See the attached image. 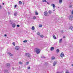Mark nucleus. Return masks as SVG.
I'll return each mask as SVG.
<instances>
[{"mask_svg": "<svg viewBox=\"0 0 73 73\" xmlns=\"http://www.w3.org/2000/svg\"><path fill=\"white\" fill-rule=\"evenodd\" d=\"M0 8H2V7H1V6L0 5Z\"/></svg>", "mask_w": 73, "mask_h": 73, "instance_id": "nucleus-39", "label": "nucleus"}, {"mask_svg": "<svg viewBox=\"0 0 73 73\" xmlns=\"http://www.w3.org/2000/svg\"><path fill=\"white\" fill-rule=\"evenodd\" d=\"M12 69H14V68H12Z\"/></svg>", "mask_w": 73, "mask_h": 73, "instance_id": "nucleus-46", "label": "nucleus"}, {"mask_svg": "<svg viewBox=\"0 0 73 73\" xmlns=\"http://www.w3.org/2000/svg\"><path fill=\"white\" fill-rule=\"evenodd\" d=\"M65 38V36H63V38Z\"/></svg>", "mask_w": 73, "mask_h": 73, "instance_id": "nucleus-40", "label": "nucleus"}, {"mask_svg": "<svg viewBox=\"0 0 73 73\" xmlns=\"http://www.w3.org/2000/svg\"><path fill=\"white\" fill-rule=\"evenodd\" d=\"M28 64H29V62H27V64H26V65H28Z\"/></svg>", "mask_w": 73, "mask_h": 73, "instance_id": "nucleus-32", "label": "nucleus"}, {"mask_svg": "<svg viewBox=\"0 0 73 73\" xmlns=\"http://www.w3.org/2000/svg\"><path fill=\"white\" fill-rule=\"evenodd\" d=\"M4 36H5H5H7V35L5 34V35Z\"/></svg>", "mask_w": 73, "mask_h": 73, "instance_id": "nucleus-41", "label": "nucleus"}, {"mask_svg": "<svg viewBox=\"0 0 73 73\" xmlns=\"http://www.w3.org/2000/svg\"><path fill=\"white\" fill-rule=\"evenodd\" d=\"M19 4H22V2L21 1H19Z\"/></svg>", "mask_w": 73, "mask_h": 73, "instance_id": "nucleus-31", "label": "nucleus"}, {"mask_svg": "<svg viewBox=\"0 0 73 73\" xmlns=\"http://www.w3.org/2000/svg\"><path fill=\"white\" fill-rule=\"evenodd\" d=\"M72 15H73V10H72Z\"/></svg>", "mask_w": 73, "mask_h": 73, "instance_id": "nucleus-37", "label": "nucleus"}, {"mask_svg": "<svg viewBox=\"0 0 73 73\" xmlns=\"http://www.w3.org/2000/svg\"><path fill=\"white\" fill-rule=\"evenodd\" d=\"M51 5H52V6L53 7V9H54V8H55V5H54V4H52Z\"/></svg>", "mask_w": 73, "mask_h": 73, "instance_id": "nucleus-8", "label": "nucleus"}, {"mask_svg": "<svg viewBox=\"0 0 73 73\" xmlns=\"http://www.w3.org/2000/svg\"><path fill=\"white\" fill-rule=\"evenodd\" d=\"M19 64L21 65H22V64H23V62H19Z\"/></svg>", "mask_w": 73, "mask_h": 73, "instance_id": "nucleus-25", "label": "nucleus"}, {"mask_svg": "<svg viewBox=\"0 0 73 73\" xmlns=\"http://www.w3.org/2000/svg\"><path fill=\"white\" fill-rule=\"evenodd\" d=\"M59 49H57L56 50V52H57V53H58L59 52Z\"/></svg>", "mask_w": 73, "mask_h": 73, "instance_id": "nucleus-24", "label": "nucleus"}, {"mask_svg": "<svg viewBox=\"0 0 73 73\" xmlns=\"http://www.w3.org/2000/svg\"><path fill=\"white\" fill-rule=\"evenodd\" d=\"M35 14L36 15H38V13H37V12H35Z\"/></svg>", "mask_w": 73, "mask_h": 73, "instance_id": "nucleus-33", "label": "nucleus"}, {"mask_svg": "<svg viewBox=\"0 0 73 73\" xmlns=\"http://www.w3.org/2000/svg\"><path fill=\"white\" fill-rule=\"evenodd\" d=\"M46 3H47L48 4H49V3H48V1H47V2H46Z\"/></svg>", "mask_w": 73, "mask_h": 73, "instance_id": "nucleus-43", "label": "nucleus"}, {"mask_svg": "<svg viewBox=\"0 0 73 73\" xmlns=\"http://www.w3.org/2000/svg\"><path fill=\"white\" fill-rule=\"evenodd\" d=\"M59 2L60 4H61L62 3V0H59Z\"/></svg>", "mask_w": 73, "mask_h": 73, "instance_id": "nucleus-17", "label": "nucleus"}, {"mask_svg": "<svg viewBox=\"0 0 73 73\" xmlns=\"http://www.w3.org/2000/svg\"><path fill=\"white\" fill-rule=\"evenodd\" d=\"M8 13H9V12H8Z\"/></svg>", "mask_w": 73, "mask_h": 73, "instance_id": "nucleus-49", "label": "nucleus"}, {"mask_svg": "<svg viewBox=\"0 0 73 73\" xmlns=\"http://www.w3.org/2000/svg\"><path fill=\"white\" fill-rule=\"evenodd\" d=\"M17 27H20V25H17Z\"/></svg>", "mask_w": 73, "mask_h": 73, "instance_id": "nucleus-34", "label": "nucleus"}, {"mask_svg": "<svg viewBox=\"0 0 73 73\" xmlns=\"http://www.w3.org/2000/svg\"><path fill=\"white\" fill-rule=\"evenodd\" d=\"M28 41V40H25L23 41L24 42H27Z\"/></svg>", "mask_w": 73, "mask_h": 73, "instance_id": "nucleus-29", "label": "nucleus"}, {"mask_svg": "<svg viewBox=\"0 0 73 73\" xmlns=\"http://www.w3.org/2000/svg\"><path fill=\"white\" fill-rule=\"evenodd\" d=\"M64 56V54L63 52H62L60 54V56L61 57H63Z\"/></svg>", "mask_w": 73, "mask_h": 73, "instance_id": "nucleus-5", "label": "nucleus"}, {"mask_svg": "<svg viewBox=\"0 0 73 73\" xmlns=\"http://www.w3.org/2000/svg\"><path fill=\"white\" fill-rule=\"evenodd\" d=\"M35 49L36 50V53L37 54H39L41 51V50L38 48H35Z\"/></svg>", "mask_w": 73, "mask_h": 73, "instance_id": "nucleus-1", "label": "nucleus"}, {"mask_svg": "<svg viewBox=\"0 0 73 73\" xmlns=\"http://www.w3.org/2000/svg\"><path fill=\"white\" fill-rule=\"evenodd\" d=\"M10 24H11V25L13 24V21H10Z\"/></svg>", "mask_w": 73, "mask_h": 73, "instance_id": "nucleus-18", "label": "nucleus"}, {"mask_svg": "<svg viewBox=\"0 0 73 73\" xmlns=\"http://www.w3.org/2000/svg\"><path fill=\"white\" fill-rule=\"evenodd\" d=\"M72 66H73V64H72Z\"/></svg>", "mask_w": 73, "mask_h": 73, "instance_id": "nucleus-48", "label": "nucleus"}, {"mask_svg": "<svg viewBox=\"0 0 73 73\" xmlns=\"http://www.w3.org/2000/svg\"><path fill=\"white\" fill-rule=\"evenodd\" d=\"M33 19L34 20H35V19H36V17H34L33 18Z\"/></svg>", "mask_w": 73, "mask_h": 73, "instance_id": "nucleus-27", "label": "nucleus"}, {"mask_svg": "<svg viewBox=\"0 0 73 73\" xmlns=\"http://www.w3.org/2000/svg\"><path fill=\"white\" fill-rule=\"evenodd\" d=\"M8 54H9V55H10V56H13V54H11V52H8Z\"/></svg>", "mask_w": 73, "mask_h": 73, "instance_id": "nucleus-9", "label": "nucleus"}, {"mask_svg": "<svg viewBox=\"0 0 73 73\" xmlns=\"http://www.w3.org/2000/svg\"><path fill=\"white\" fill-rule=\"evenodd\" d=\"M48 13L49 14H51L52 13V11L49 10L48 11Z\"/></svg>", "mask_w": 73, "mask_h": 73, "instance_id": "nucleus-13", "label": "nucleus"}, {"mask_svg": "<svg viewBox=\"0 0 73 73\" xmlns=\"http://www.w3.org/2000/svg\"><path fill=\"white\" fill-rule=\"evenodd\" d=\"M44 16H46L48 15V12L47 11H45L44 12Z\"/></svg>", "mask_w": 73, "mask_h": 73, "instance_id": "nucleus-4", "label": "nucleus"}, {"mask_svg": "<svg viewBox=\"0 0 73 73\" xmlns=\"http://www.w3.org/2000/svg\"><path fill=\"white\" fill-rule=\"evenodd\" d=\"M69 29H71V30L73 31V27H69Z\"/></svg>", "mask_w": 73, "mask_h": 73, "instance_id": "nucleus-15", "label": "nucleus"}, {"mask_svg": "<svg viewBox=\"0 0 73 73\" xmlns=\"http://www.w3.org/2000/svg\"><path fill=\"white\" fill-rule=\"evenodd\" d=\"M19 48H20L19 47L16 46L15 48V49H16V50H19Z\"/></svg>", "mask_w": 73, "mask_h": 73, "instance_id": "nucleus-7", "label": "nucleus"}, {"mask_svg": "<svg viewBox=\"0 0 73 73\" xmlns=\"http://www.w3.org/2000/svg\"><path fill=\"white\" fill-rule=\"evenodd\" d=\"M39 27H40V28H41V27H42V25H39Z\"/></svg>", "mask_w": 73, "mask_h": 73, "instance_id": "nucleus-26", "label": "nucleus"}, {"mask_svg": "<svg viewBox=\"0 0 73 73\" xmlns=\"http://www.w3.org/2000/svg\"><path fill=\"white\" fill-rule=\"evenodd\" d=\"M69 19L70 20H73V16L72 15H70L69 17Z\"/></svg>", "mask_w": 73, "mask_h": 73, "instance_id": "nucleus-2", "label": "nucleus"}, {"mask_svg": "<svg viewBox=\"0 0 73 73\" xmlns=\"http://www.w3.org/2000/svg\"><path fill=\"white\" fill-rule=\"evenodd\" d=\"M70 8H72V5L70 6Z\"/></svg>", "mask_w": 73, "mask_h": 73, "instance_id": "nucleus-38", "label": "nucleus"}, {"mask_svg": "<svg viewBox=\"0 0 73 73\" xmlns=\"http://www.w3.org/2000/svg\"><path fill=\"white\" fill-rule=\"evenodd\" d=\"M3 5H4V3H3Z\"/></svg>", "mask_w": 73, "mask_h": 73, "instance_id": "nucleus-47", "label": "nucleus"}, {"mask_svg": "<svg viewBox=\"0 0 73 73\" xmlns=\"http://www.w3.org/2000/svg\"><path fill=\"white\" fill-rule=\"evenodd\" d=\"M55 59V57L54 56H53L51 57V60H54Z\"/></svg>", "mask_w": 73, "mask_h": 73, "instance_id": "nucleus-11", "label": "nucleus"}, {"mask_svg": "<svg viewBox=\"0 0 73 73\" xmlns=\"http://www.w3.org/2000/svg\"><path fill=\"white\" fill-rule=\"evenodd\" d=\"M42 2H44V1L45 2H47V1H46V0H42Z\"/></svg>", "mask_w": 73, "mask_h": 73, "instance_id": "nucleus-28", "label": "nucleus"}, {"mask_svg": "<svg viewBox=\"0 0 73 73\" xmlns=\"http://www.w3.org/2000/svg\"><path fill=\"white\" fill-rule=\"evenodd\" d=\"M62 41V39H60L59 40V43H61Z\"/></svg>", "mask_w": 73, "mask_h": 73, "instance_id": "nucleus-22", "label": "nucleus"}, {"mask_svg": "<svg viewBox=\"0 0 73 73\" xmlns=\"http://www.w3.org/2000/svg\"><path fill=\"white\" fill-rule=\"evenodd\" d=\"M13 44L14 46H15V42H13Z\"/></svg>", "mask_w": 73, "mask_h": 73, "instance_id": "nucleus-23", "label": "nucleus"}, {"mask_svg": "<svg viewBox=\"0 0 73 73\" xmlns=\"http://www.w3.org/2000/svg\"><path fill=\"white\" fill-rule=\"evenodd\" d=\"M7 70L6 72H7Z\"/></svg>", "mask_w": 73, "mask_h": 73, "instance_id": "nucleus-50", "label": "nucleus"}, {"mask_svg": "<svg viewBox=\"0 0 73 73\" xmlns=\"http://www.w3.org/2000/svg\"><path fill=\"white\" fill-rule=\"evenodd\" d=\"M40 36L41 37H42V38H43V37H44V36L42 35H40Z\"/></svg>", "mask_w": 73, "mask_h": 73, "instance_id": "nucleus-21", "label": "nucleus"}, {"mask_svg": "<svg viewBox=\"0 0 73 73\" xmlns=\"http://www.w3.org/2000/svg\"><path fill=\"white\" fill-rule=\"evenodd\" d=\"M37 34L38 35H40V33L38 32L37 33Z\"/></svg>", "mask_w": 73, "mask_h": 73, "instance_id": "nucleus-30", "label": "nucleus"}, {"mask_svg": "<svg viewBox=\"0 0 73 73\" xmlns=\"http://www.w3.org/2000/svg\"><path fill=\"white\" fill-rule=\"evenodd\" d=\"M41 57H42V58H45V57H43V56H42Z\"/></svg>", "mask_w": 73, "mask_h": 73, "instance_id": "nucleus-42", "label": "nucleus"}, {"mask_svg": "<svg viewBox=\"0 0 73 73\" xmlns=\"http://www.w3.org/2000/svg\"><path fill=\"white\" fill-rule=\"evenodd\" d=\"M6 66H10V64H9V63H7L6 64Z\"/></svg>", "mask_w": 73, "mask_h": 73, "instance_id": "nucleus-12", "label": "nucleus"}, {"mask_svg": "<svg viewBox=\"0 0 73 73\" xmlns=\"http://www.w3.org/2000/svg\"><path fill=\"white\" fill-rule=\"evenodd\" d=\"M29 55H30V54H29V53H27L25 54V56H27V57H31Z\"/></svg>", "mask_w": 73, "mask_h": 73, "instance_id": "nucleus-3", "label": "nucleus"}, {"mask_svg": "<svg viewBox=\"0 0 73 73\" xmlns=\"http://www.w3.org/2000/svg\"><path fill=\"white\" fill-rule=\"evenodd\" d=\"M17 13L16 12H14V15L15 16H17Z\"/></svg>", "mask_w": 73, "mask_h": 73, "instance_id": "nucleus-14", "label": "nucleus"}, {"mask_svg": "<svg viewBox=\"0 0 73 73\" xmlns=\"http://www.w3.org/2000/svg\"><path fill=\"white\" fill-rule=\"evenodd\" d=\"M56 73H60L59 72H57Z\"/></svg>", "mask_w": 73, "mask_h": 73, "instance_id": "nucleus-44", "label": "nucleus"}, {"mask_svg": "<svg viewBox=\"0 0 73 73\" xmlns=\"http://www.w3.org/2000/svg\"><path fill=\"white\" fill-rule=\"evenodd\" d=\"M32 29L33 30H35V27L34 26L32 27Z\"/></svg>", "mask_w": 73, "mask_h": 73, "instance_id": "nucleus-19", "label": "nucleus"}, {"mask_svg": "<svg viewBox=\"0 0 73 73\" xmlns=\"http://www.w3.org/2000/svg\"><path fill=\"white\" fill-rule=\"evenodd\" d=\"M28 69H30V67L29 66L28 67Z\"/></svg>", "mask_w": 73, "mask_h": 73, "instance_id": "nucleus-36", "label": "nucleus"}, {"mask_svg": "<svg viewBox=\"0 0 73 73\" xmlns=\"http://www.w3.org/2000/svg\"><path fill=\"white\" fill-rule=\"evenodd\" d=\"M53 11H55V10L54 9L53 10Z\"/></svg>", "mask_w": 73, "mask_h": 73, "instance_id": "nucleus-45", "label": "nucleus"}, {"mask_svg": "<svg viewBox=\"0 0 73 73\" xmlns=\"http://www.w3.org/2000/svg\"><path fill=\"white\" fill-rule=\"evenodd\" d=\"M15 27H16V24L13 23L12 25V27L13 28H15Z\"/></svg>", "mask_w": 73, "mask_h": 73, "instance_id": "nucleus-6", "label": "nucleus"}, {"mask_svg": "<svg viewBox=\"0 0 73 73\" xmlns=\"http://www.w3.org/2000/svg\"><path fill=\"white\" fill-rule=\"evenodd\" d=\"M53 38L54 39H56V36H55V35H53Z\"/></svg>", "mask_w": 73, "mask_h": 73, "instance_id": "nucleus-16", "label": "nucleus"}, {"mask_svg": "<svg viewBox=\"0 0 73 73\" xmlns=\"http://www.w3.org/2000/svg\"><path fill=\"white\" fill-rule=\"evenodd\" d=\"M57 64V62H54V63L53 64V66H55Z\"/></svg>", "mask_w": 73, "mask_h": 73, "instance_id": "nucleus-10", "label": "nucleus"}, {"mask_svg": "<svg viewBox=\"0 0 73 73\" xmlns=\"http://www.w3.org/2000/svg\"><path fill=\"white\" fill-rule=\"evenodd\" d=\"M54 49V47H52L51 48L50 50H53Z\"/></svg>", "mask_w": 73, "mask_h": 73, "instance_id": "nucleus-20", "label": "nucleus"}, {"mask_svg": "<svg viewBox=\"0 0 73 73\" xmlns=\"http://www.w3.org/2000/svg\"><path fill=\"white\" fill-rule=\"evenodd\" d=\"M16 7H17V5H15L14 7L15 8H16Z\"/></svg>", "mask_w": 73, "mask_h": 73, "instance_id": "nucleus-35", "label": "nucleus"}]
</instances>
